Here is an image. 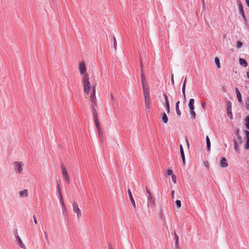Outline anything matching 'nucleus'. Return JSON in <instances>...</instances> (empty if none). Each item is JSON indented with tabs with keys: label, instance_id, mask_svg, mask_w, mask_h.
Returning <instances> with one entry per match:
<instances>
[{
	"label": "nucleus",
	"instance_id": "f257e3e1",
	"mask_svg": "<svg viewBox=\"0 0 249 249\" xmlns=\"http://www.w3.org/2000/svg\"><path fill=\"white\" fill-rule=\"evenodd\" d=\"M89 75H86V76L82 77V82L83 85V89L84 92L89 94L90 90L92 89L91 84L89 81Z\"/></svg>",
	"mask_w": 249,
	"mask_h": 249
},
{
	"label": "nucleus",
	"instance_id": "f03ea898",
	"mask_svg": "<svg viewBox=\"0 0 249 249\" xmlns=\"http://www.w3.org/2000/svg\"><path fill=\"white\" fill-rule=\"evenodd\" d=\"M96 93V86H92V91L89 96V101L91 107L93 110H95V107L96 106L97 99L95 95Z\"/></svg>",
	"mask_w": 249,
	"mask_h": 249
},
{
	"label": "nucleus",
	"instance_id": "7ed1b4c3",
	"mask_svg": "<svg viewBox=\"0 0 249 249\" xmlns=\"http://www.w3.org/2000/svg\"><path fill=\"white\" fill-rule=\"evenodd\" d=\"M78 69L80 74L82 75V77L86 76V75H89L87 72V68L86 64L84 61H81L79 63Z\"/></svg>",
	"mask_w": 249,
	"mask_h": 249
},
{
	"label": "nucleus",
	"instance_id": "20e7f679",
	"mask_svg": "<svg viewBox=\"0 0 249 249\" xmlns=\"http://www.w3.org/2000/svg\"><path fill=\"white\" fill-rule=\"evenodd\" d=\"M72 207L73 212L76 213L77 218L78 219L80 218L82 216V213L78 204L76 202H73L72 204Z\"/></svg>",
	"mask_w": 249,
	"mask_h": 249
},
{
	"label": "nucleus",
	"instance_id": "39448f33",
	"mask_svg": "<svg viewBox=\"0 0 249 249\" xmlns=\"http://www.w3.org/2000/svg\"><path fill=\"white\" fill-rule=\"evenodd\" d=\"M14 169L18 174H21L23 171L22 167L24 165V163L22 161H15L13 163Z\"/></svg>",
	"mask_w": 249,
	"mask_h": 249
},
{
	"label": "nucleus",
	"instance_id": "423d86ee",
	"mask_svg": "<svg viewBox=\"0 0 249 249\" xmlns=\"http://www.w3.org/2000/svg\"><path fill=\"white\" fill-rule=\"evenodd\" d=\"M156 205L155 200L153 197H147V207L149 210H153Z\"/></svg>",
	"mask_w": 249,
	"mask_h": 249
},
{
	"label": "nucleus",
	"instance_id": "0eeeda50",
	"mask_svg": "<svg viewBox=\"0 0 249 249\" xmlns=\"http://www.w3.org/2000/svg\"><path fill=\"white\" fill-rule=\"evenodd\" d=\"M61 170L63 178L65 180L66 182L67 183L69 184L70 182L69 176L68 174V172L66 169V168L65 167L64 165H61Z\"/></svg>",
	"mask_w": 249,
	"mask_h": 249
},
{
	"label": "nucleus",
	"instance_id": "6e6552de",
	"mask_svg": "<svg viewBox=\"0 0 249 249\" xmlns=\"http://www.w3.org/2000/svg\"><path fill=\"white\" fill-rule=\"evenodd\" d=\"M18 196L20 198H25L28 196V191L25 189L18 192Z\"/></svg>",
	"mask_w": 249,
	"mask_h": 249
},
{
	"label": "nucleus",
	"instance_id": "1a4fd4ad",
	"mask_svg": "<svg viewBox=\"0 0 249 249\" xmlns=\"http://www.w3.org/2000/svg\"><path fill=\"white\" fill-rule=\"evenodd\" d=\"M144 98L145 107L147 109H149L151 104L150 96H144Z\"/></svg>",
	"mask_w": 249,
	"mask_h": 249
},
{
	"label": "nucleus",
	"instance_id": "9d476101",
	"mask_svg": "<svg viewBox=\"0 0 249 249\" xmlns=\"http://www.w3.org/2000/svg\"><path fill=\"white\" fill-rule=\"evenodd\" d=\"M219 165L222 168H226L228 166V164L227 159L225 158H221V160L219 161Z\"/></svg>",
	"mask_w": 249,
	"mask_h": 249
},
{
	"label": "nucleus",
	"instance_id": "9b49d317",
	"mask_svg": "<svg viewBox=\"0 0 249 249\" xmlns=\"http://www.w3.org/2000/svg\"><path fill=\"white\" fill-rule=\"evenodd\" d=\"M227 113L228 117L231 120L232 119V114L231 112V102H229L227 109Z\"/></svg>",
	"mask_w": 249,
	"mask_h": 249
},
{
	"label": "nucleus",
	"instance_id": "f8f14e48",
	"mask_svg": "<svg viewBox=\"0 0 249 249\" xmlns=\"http://www.w3.org/2000/svg\"><path fill=\"white\" fill-rule=\"evenodd\" d=\"M143 89V96L150 95L149 88L148 85L142 86Z\"/></svg>",
	"mask_w": 249,
	"mask_h": 249
},
{
	"label": "nucleus",
	"instance_id": "ddd939ff",
	"mask_svg": "<svg viewBox=\"0 0 249 249\" xmlns=\"http://www.w3.org/2000/svg\"><path fill=\"white\" fill-rule=\"evenodd\" d=\"M16 239L18 245L20 247V248L23 249H26V246L24 245V243H23L21 238L18 235L16 236Z\"/></svg>",
	"mask_w": 249,
	"mask_h": 249
},
{
	"label": "nucleus",
	"instance_id": "4468645a",
	"mask_svg": "<svg viewBox=\"0 0 249 249\" xmlns=\"http://www.w3.org/2000/svg\"><path fill=\"white\" fill-rule=\"evenodd\" d=\"M127 192H128V196H129V197L130 198V200L131 202V204L132 205H133V207L134 209L136 208V204H135V200L132 196V194H131V192L130 190V189H128L127 190Z\"/></svg>",
	"mask_w": 249,
	"mask_h": 249
},
{
	"label": "nucleus",
	"instance_id": "2eb2a0df",
	"mask_svg": "<svg viewBox=\"0 0 249 249\" xmlns=\"http://www.w3.org/2000/svg\"><path fill=\"white\" fill-rule=\"evenodd\" d=\"M194 99H191L189 100L188 106L189 108L191 110H194L195 109V106H194Z\"/></svg>",
	"mask_w": 249,
	"mask_h": 249
},
{
	"label": "nucleus",
	"instance_id": "dca6fc26",
	"mask_svg": "<svg viewBox=\"0 0 249 249\" xmlns=\"http://www.w3.org/2000/svg\"><path fill=\"white\" fill-rule=\"evenodd\" d=\"M235 91L236 93V96L237 97L238 101L240 103H241L242 102V98H241V95L240 94V92L237 88H235Z\"/></svg>",
	"mask_w": 249,
	"mask_h": 249
},
{
	"label": "nucleus",
	"instance_id": "f3484780",
	"mask_svg": "<svg viewBox=\"0 0 249 249\" xmlns=\"http://www.w3.org/2000/svg\"><path fill=\"white\" fill-rule=\"evenodd\" d=\"M239 10L241 15H242L243 18L245 19V15L243 10V7L240 2L238 3Z\"/></svg>",
	"mask_w": 249,
	"mask_h": 249
},
{
	"label": "nucleus",
	"instance_id": "a211bd4d",
	"mask_svg": "<svg viewBox=\"0 0 249 249\" xmlns=\"http://www.w3.org/2000/svg\"><path fill=\"white\" fill-rule=\"evenodd\" d=\"M141 79H142V86L147 85V80L145 77V76L143 73V72H142L141 73Z\"/></svg>",
	"mask_w": 249,
	"mask_h": 249
},
{
	"label": "nucleus",
	"instance_id": "6ab92c4d",
	"mask_svg": "<svg viewBox=\"0 0 249 249\" xmlns=\"http://www.w3.org/2000/svg\"><path fill=\"white\" fill-rule=\"evenodd\" d=\"M239 61L240 64L241 65L243 66V67H246L247 66L248 63L245 59L240 58H239Z\"/></svg>",
	"mask_w": 249,
	"mask_h": 249
},
{
	"label": "nucleus",
	"instance_id": "aec40b11",
	"mask_svg": "<svg viewBox=\"0 0 249 249\" xmlns=\"http://www.w3.org/2000/svg\"><path fill=\"white\" fill-rule=\"evenodd\" d=\"M180 103V102L179 101H178L176 103V112H177V114L178 115V116H180L181 115V111L179 108V104Z\"/></svg>",
	"mask_w": 249,
	"mask_h": 249
},
{
	"label": "nucleus",
	"instance_id": "412c9836",
	"mask_svg": "<svg viewBox=\"0 0 249 249\" xmlns=\"http://www.w3.org/2000/svg\"><path fill=\"white\" fill-rule=\"evenodd\" d=\"M245 133L247 138V141L246 144V149H249V131H246Z\"/></svg>",
	"mask_w": 249,
	"mask_h": 249
},
{
	"label": "nucleus",
	"instance_id": "4be33fe9",
	"mask_svg": "<svg viewBox=\"0 0 249 249\" xmlns=\"http://www.w3.org/2000/svg\"><path fill=\"white\" fill-rule=\"evenodd\" d=\"M206 143H207V147L208 151L210 150L211 148V142L209 139V137L207 136L206 138Z\"/></svg>",
	"mask_w": 249,
	"mask_h": 249
},
{
	"label": "nucleus",
	"instance_id": "5701e85b",
	"mask_svg": "<svg viewBox=\"0 0 249 249\" xmlns=\"http://www.w3.org/2000/svg\"><path fill=\"white\" fill-rule=\"evenodd\" d=\"M168 117H167L166 114L165 113H164L163 114V116L162 117V121L164 124H166L168 122Z\"/></svg>",
	"mask_w": 249,
	"mask_h": 249
},
{
	"label": "nucleus",
	"instance_id": "b1692460",
	"mask_svg": "<svg viewBox=\"0 0 249 249\" xmlns=\"http://www.w3.org/2000/svg\"><path fill=\"white\" fill-rule=\"evenodd\" d=\"M245 121L246 127L249 129V115L245 118Z\"/></svg>",
	"mask_w": 249,
	"mask_h": 249
},
{
	"label": "nucleus",
	"instance_id": "393cba45",
	"mask_svg": "<svg viewBox=\"0 0 249 249\" xmlns=\"http://www.w3.org/2000/svg\"><path fill=\"white\" fill-rule=\"evenodd\" d=\"M214 62H215V63L216 64L217 67L218 68H220L221 67V65H220L219 59L217 57H215Z\"/></svg>",
	"mask_w": 249,
	"mask_h": 249
},
{
	"label": "nucleus",
	"instance_id": "a878e982",
	"mask_svg": "<svg viewBox=\"0 0 249 249\" xmlns=\"http://www.w3.org/2000/svg\"><path fill=\"white\" fill-rule=\"evenodd\" d=\"M180 155L183 164H185V158L184 151L180 152Z\"/></svg>",
	"mask_w": 249,
	"mask_h": 249
},
{
	"label": "nucleus",
	"instance_id": "bb28decb",
	"mask_svg": "<svg viewBox=\"0 0 249 249\" xmlns=\"http://www.w3.org/2000/svg\"><path fill=\"white\" fill-rule=\"evenodd\" d=\"M176 204L178 208H180L181 206V203L180 200H177L176 201Z\"/></svg>",
	"mask_w": 249,
	"mask_h": 249
},
{
	"label": "nucleus",
	"instance_id": "cd10ccee",
	"mask_svg": "<svg viewBox=\"0 0 249 249\" xmlns=\"http://www.w3.org/2000/svg\"><path fill=\"white\" fill-rule=\"evenodd\" d=\"M234 148L236 152H237L238 153H239L240 149H239V148L238 147L237 143L236 141L234 142Z\"/></svg>",
	"mask_w": 249,
	"mask_h": 249
},
{
	"label": "nucleus",
	"instance_id": "c85d7f7f",
	"mask_svg": "<svg viewBox=\"0 0 249 249\" xmlns=\"http://www.w3.org/2000/svg\"><path fill=\"white\" fill-rule=\"evenodd\" d=\"M165 107L166 109V111L167 113H169L170 112V105L169 103L165 104Z\"/></svg>",
	"mask_w": 249,
	"mask_h": 249
},
{
	"label": "nucleus",
	"instance_id": "c756f323",
	"mask_svg": "<svg viewBox=\"0 0 249 249\" xmlns=\"http://www.w3.org/2000/svg\"><path fill=\"white\" fill-rule=\"evenodd\" d=\"M93 118L94 120H98L97 118V113L96 111V110H93Z\"/></svg>",
	"mask_w": 249,
	"mask_h": 249
},
{
	"label": "nucleus",
	"instance_id": "7c9ffc66",
	"mask_svg": "<svg viewBox=\"0 0 249 249\" xmlns=\"http://www.w3.org/2000/svg\"><path fill=\"white\" fill-rule=\"evenodd\" d=\"M44 234L45 239H46L48 244H49V240L48 234L46 231H44Z\"/></svg>",
	"mask_w": 249,
	"mask_h": 249
},
{
	"label": "nucleus",
	"instance_id": "2f4dec72",
	"mask_svg": "<svg viewBox=\"0 0 249 249\" xmlns=\"http://www.w3.org/2000/svg\"><path fill=\"white\" fill-rule=\"evenodd\" d=\"M146 193L148 194V196L147 197H153V196L150 190L148 188H146Z\"/></svg>",
	"mask_w": 249,
	"mask_h": 249
},
{
	"label": "nucleus",
	"instance_id": "473e14b6",
	"mask_svg": "<svg viewBox=\"0 0 249 249\" xmlns=\"http://www.w3.org/2000/svg\"><path fill=\"white\" fill-rule=\"evenodd\" d=\"M185 86L186 85H185V83H183L182 87V92L183 96H185Z\"/></svg>",
	"mask_w": 249,
	"mask_h": 249
},
{
	"label": "nucleus",
	"instance_id": "72a5a7b5",
	"mask_svg": "<svg viewBox=\"0 0 249 249\" xmlns=\"http://www.w3.org/2000/svg\"><path fill=\"white\" fill-rule=\"evenodd\" d=\"M174 239L176 241L175 244L178 245V243H179L178 242V237L176 233H175Z\"/></svg>",
	"mask_w": 249,
	"mask_h": 249
},
{
	"label": "nucleus",
	"instance_id": "f704fd0d",
	"mask_svg": "<svg viewBox=\"0 0 249 249\" xmlns=\"http://www.w3.org/2000/svg\"><path fill=\"white\" fill-rule=\"evenodd\" d=\"M243 46V44L240 41H238L237 42V44H236V47L238 49H240V48H241Z\"/></svg>",
	"mask_w": 249,
	"mask_h": 249
},
{
	"label": "nucleus",
	"instance_id": "c9c22d12",
	"mask_svg": "<svg viewBox=\"0 0 249 249\" xmlns=\"http://www.w3.org/2000/svg\"><path fill=\"white\" fill-rule=\"evenodd\" d=\"M57 190H58V195L62 194V192H61V191L60 185V184H59L58 182H57Z\"/></svg>",
	"mask_w": 249,
	"mask_h": 249
},
{
	"label": "nucleus",
	"instance_id": "e433bc0d",
	"mask_svg": "<svg viewBox=\"0 0 249 249\" xmlns=\"http://www.w3.org/2000/svg\"><path fill=\"white\" fill-rule=\"evenodd\" d=\"M97 130L98 132L99 135L101 137V136H102V132L101 127L100 126V127H97Z\"/></svg>",
	"mask_w": 249,
	"mask_h": 249
},
{
	"label": "nucleus",
	"instance_id": "4c0bfd02",
	"mask_svg": "<svg viewBox=\"0 0 249 249\" xmlns=\"http://www.w3.org/2000/svg\"><path fill=\"white\" fill-rule=\"evenodd\" d=\"M190 114L193 118L195 119L196 118V114L194 110L191 111Z\"/></svg>",
	"mask_w": 249,
	"mask_h": 249
},
{
	"label": "nucleus",
	"instance_id": "58836bf2",
	"mask_svg": "<svg viewBox=\"0 0 249 249\" xmlns=\"http://www.w3.org/2000/svg\"><path fill=\"white\" fill-rule=\"evenodd\" d=\"M172 179L173 182L174 183H175V184L177 183V178H176V177L175 175H172Z\"/></svg>",
	"mask_w": 249,
	"mask_h": 249
},
{
	"label": "nucleus",
	"instance_id": "ea45409f",
	"mask_svg": "<svg viewBox=\"0 0 249 249\" xmlns=\"http://www.w3.org/2000/svg\"><path fill=\"white\" fill-rule=\"evenodd\" d=\"M246 107L247 109L249 110V99H248L246 101Z\"/></svg>",
	"mask_w": 249,
	"mask_h": 249
},
{
	"label": "nucleus",
	"instance_id": "a19ab883",
	"mask_svg": "<svg viewBox=\"0 0 249 249\" xmlns=\"http://www.w3.org/2000/svg\"><path fill=\"white\" fill-rule=\"evenodd\" d=\"M163 96L164 97L165 104L169 103L167 95L166 94H164Z\"/></svg>",
	"mask_w": 249,
	"mask_h": 249
},
{
	"label": "nucleus",
	"instance_id": "79ce46f5",
	"mask_svg": "<svg viewBox=\"0 0 249 249\" xmlns=\"http://www.w3.org/2000/svg\"><path fill=\"white\" fill-rule=\"evenodd\" d=\"M167 174L168 176H172L173 174V171L171 169H168L167 171Z\"/></svg>",
	"mask_w": 249,
	"mask_h": 249
},
{
	"label": "nucleus",
	"instance_id": "37998d69",
	"mask_svg": "<svg viewBox=\"0 0 249 249\" xmlns=\"http://www.w3.org/2000/svg\"><path fill=\"white\" fill-rule=\"evenodd\" d=\"M113 39H114L113 46H114V48H115V49H116V47H117V41H116V39L115 37H114Z\"/></svg>",
	"mask_w": 249,
	"mask_h": 249
},
{
	"label": "nucleus",
	"instance_id": "c03bdc74",
	"mask_svg": "<svg viewBox=\"0 0 249 249\" xmlns=\"http://www.w3.org/2000/svg\"><path fill=\"white\" fill-rule=\"evenodd\" d=\"M171 83H172V85L173 86L175 84V82H174V74H172L171 75Z\"/></svg>",
	"mask_w": 249,
	"mask_h": 249
},
{
	"label": "nucleus",
	"instance_id": "a18cd8bd",
	"mask_svg": "<svg viewBox=\"0 0 249 249\" xmlns=\"http://www.w3.org/2000/svg\"><path fill=\"white\" fill-rule=\"evenodd\" d=\"M95 121V125L96 126V127H100V124H99V122L98 121V120H94Z\"/></svg>",
	"mask_w": 249,
	"mask_h": 249
},
{
	"label": "nucleus",
	"instance_id": "49530a36",
	"mask_svg": "<svg viewBox=\"0 0 249 249\" xmlns=\"http://www.w3.org/2000/svg\"><path fill=\"white\" fill-rule=\"evenodd\" d=\"M61 205L62 206V207L63 208L64 211H66V207H65V204L64 203V201L63 202H61Z\"/></svg>",
	"mask_w": 249,
	"mask_h": 249
},
{
	"label": "nucleus",
	"instance_id": "de8ad7c7",
	"mask_svg": "<svg viewBox=\"0 0 249 249\" xmlns=\"http://www.w3.org/2000/svg\"><path fill=\"white\" fill-rule=\"evenodd\" d=\"M59 195V200L60 201V202H63V199L62 195L61 194V195Z\"/></svg>",
	"mask_w": 249,
	"mask_h": 249
},
{
	"label": "nucleus",
	"instance_id": "09e8293b",
	"mask_svg": "<svg viewBox=\"0 0 249 249\" xmlns=\"http://www.w3.org/2000/svg\"><path fill=\"white\" fill-rule=\"evenodd\" d=\"M33 219H34V222H35V224H37V220H36V218L35 216H33Z\"/></svg>",
	"mask_w": 249,
	"mask_h": 249
},
{
	"label": "nucleus",
	"instance_id": "8fccbe9b",
	"mask_svg": "<svg viewBox=\"0 0 249 249\" xmlns=\"http://www.w3.org/2000/svg\"><path fill=\"white\" fill-rule=\"evenodd\" d=\"M175 247H176V249H181L179 246V243H178V245L175 244Z\"/></svg>",
	"mask_w": 249,
	"mask_h": 249
},
{
	"label": "nucleus",
	"instance_id": "3c124183",
	"mask_svg": "<svg viewBox=\"0 0 249 249\" xmlns=\"http://www.w3.org/2000/svg\"><path fill=\"white\" fill-rule=\"evenodd\" d=\"M179 149H180V152L184 151H183V149L182 145L181 144H180V146H179Z\"/></svg>",
	"mask_w": 249,
	"mask_h": 249
},
{
	"label": "nucleus",
	"instance_id": "603ef678",
	"mask_svg": "<svg viewBox=\"0 0 249 249\" xmlns=\"http://www.w3.org/2000/svg\"><path fill=\"white\" fill-rule=\"evenodd\" d=\"M202 107L203 108H205V107H206V103L205 102H203L202 104Z\"/></svg>",
	"mask_w": 249,
	"mask_h": 249
},
{
	"label": "nucleus",
	"instance_id": "864d4df0",
	"mask_svg": "<svg viewBox=\"0 0 249 249\" xmlns=\"http://www.w3.org/2000/svg\"><path fill=\"white\" fill-rule=\"evenodd\" d=\"M174 193H175V191L174 190H173L172 191V197L174 198Z\"/></svg>",
	"mask_w": 249,
	"mask_h": 249
},
{
	"label": "nucleus",
	"instance_id": "5fc2aeb1",
	"mask_svg": "<svg viewBox=\"0 0 249 249\" xmlns=\"http://www.w3.org/2000/svg\"><path fill=\"white\" fill-rule=\"evenodd\" d=\"M246 2L247 6L248 7H249V0H246Z\"/></svg>",
	"mask_w": 249,
	"mask_h": 249
},
{
	"label": "nucleus",
	"instance_id": "6e6d98bb",
	"mask_svg": "<svg viewBox=\"0 0 249 249\" xmlns=\"http://www.w3.org/2000/svg\"><path fill=\"white\" fill-rule=\"evenodd\" d=\"M142 67H143V65H142V64H141V73H142V72H143Z\"/></svg>",
	"mask_w": 249,
	"mask_h": 249
},
{
	"label": "nucleus",
	"instance_id": "4d7b16f0",
	"mask_svg": "<svg viewBox=\"0 0 249 249\" xmlns=\"http://www.w3.org/2000/svg\"><path fill=\"white\" fill-rule=\"evenodd\" d=\"M204 164H205V166H206L208 167V165H209V164H208V162L207 161L205 162H204Z\"/></svg>",
	"mask_w": 249,
	"mask_h": 249
},
{
	"label": "nucleus",
	"instance_id": "13d9d810",
	"mask_svg": "<svg viewBox=\"0 0 249 249\" xmlns=\"http://www.w3.org/2000/svg\"><path fill=\"white\" fill-rule=\"evenodd\" d=\"M110 97H111V99L112 100H114V96H113V95L111 94V96H110Z\"/></svg>",
	"mask_w": 249,
	"mask_h": 249
},
{
	"label": "nucleus",
	"instance_id": "bf43d9fd",
	"mask_svg": "<svg viewBox=\"0 0 249 249\" xmlns=\"http://www.w3.org/2000/svg\"><path fill=\"white\" fill-rule=\"evenodd\" d=\"M186 142H187V144L188 146L189 147V142H188L187 139H186Z\"/></svg>",
	"mask_w": 249,
	"mask_h": 249
},
{
	"label": "nucleus",
	"instance_id": "052dcab7",
	"mask_svg": "<svg viewBox=\"0 0 249 249\" xmlns=\"http://www.w3.org/2000/svg\"><path fill=\"white\" fill-rule=\"evenodd\" d=\"M247 76L248 78L249 79V71L247 72Z\"/></svg>",
	"mask_w": 249,
	"mask_h": 249
},
{
	"label": "nucleus",
	"instance_id": "680f3d73",
	"mask_svg": "<svg viewBox=\"0 0 249 249\" xmlns=\"http://www.w3.org/2000/svg\"><path fill=\"white\" fill-rule=\"evenodd\" d=\"M186 78H185L183 83H185V85H186Z\"/></svg>",
	"mask_w": 249,
	"mask_h": 249
},
{
	"label": "nucleus",
	"instance_id": "e2e57ef3",
	"mask_svg": "<svg viewBox=\"0 0 249 249\" xmlns=\"http://www.w3.org/2000/svg\"><path fill=\"white\" fill-rule=\"evenodd\" d=\"M203 1V8H204V0H202Z\"/></svg>",
	"mask_w": 249,
	"mask_h": 249
},
{
	"label": "nucleus",
	"instance_id": "0e129e2a",
	"mask_svg": "<svg viewBox=\"0 0 249 249\" xmlns=\"http://www.w3.org/2000/svg\"><path fill=\"white\" fill-rule=\"evenodd\" d=\"M184 97V99L185 100L186 99V95L185 94V96H183Z\"/></svg>",
	"mask_w": 249,
	"mask_h": 249
},
{
	"label": "nucleus",
	"instance_id": "69168bd1",
	"mask_svg": "<svg viewBox=\"0 0 249 249\" xmlns=\"http://www.w3.org/2000/svg\"><path fill=\"white\" fill-rule=\"evenodd\" d=\"M109 249H113V248L112 247H109Z\"/></svg>",
	"mask_w": 249,
	"mask_h": 249
},
{
	"label": "nucleus",
	"instance_id": "338daca9",
	"mask_svg": "<svg viewBox=\"0 0 249 249\" xmlns=\"http://www.w3.org/2000/svg\"><path fill=\"white\" fill-rule=\"evenodd\" d=\"M54 0H52V1H54Z\"/></svg>",
	"mask_w": 249,
	"mask_h": 249
}]
</instances>
